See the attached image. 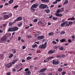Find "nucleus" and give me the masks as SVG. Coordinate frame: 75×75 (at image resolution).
I'll use <instances>...</instances> for the list:
<instances>
[{"label":"nucleus","mask_w":75,"mask_h":75,"mask_svg":"<svg viewBox=\"0 0 75 75\" xmlns=\"http://www.w3.org/2000/svg\"><path fill=\"white\" fill-rule=\"evenodd\" d=\"M12 16V13H10L8 15L4 16L3 18L4 20H7Z\"/></svg>","instance_id":"1"},{"label":"nucleus","mask_w":75,"mask_h":75,"mask_svg":"<svg viewBox=\"0 0 75 75\" xmlns=\"http://www.w3.org/2000/svg\"><path fill=\"white\" fill-rule=\"evenodd\" d=\"M39 8L42 9H45V8H48L49 7L47 5L45 4H41L39 6Z\"/></svg>","instance_id":"2"},{"label":"nucleus","mask_w":75,"mask_h":75,"mask_svg":"<svg viewBox=\"0 0 75 75\" xmlns=\"http://www.w3.org/2000/svg\"><path fill=\"white\" fill-rule=\"evenodd\" d=\"M6 40H7V38L5 36L3 37L1 39L0 42L1 43H3V42H4Z\"/></svg>","instance_id":"3"},{"label":"nucleus","mask_w":75,"mask_h":75,"mask_svg":"<svg viewBox=\"0 0 75 75\" xmlns=\"http://www.w3.org/2000/svg\"><path fill=\"white\" fill-rule=\"evenodd\" d=\"M47 42H45L44 45H40L39 46V48H42V49H43L44 48H46V47H47Z\"/></svg>","instance_id":"4"},{"label":"nucleus","mask_w":75,"mask_h":75,"mask_svg":"<svg viewBox=\"0 0 75 75\" xmlns=\"http://www.w3.org/2000/svg\"><path fill=\"white\" fill-rule=\"evenodd\" d=\"M45 23V22L44 21H40L38 22V25H41V26H42V27L44 26V25H45L44 24Z\"/></svg>","instance_id":"5"},{"label":"nucleus","mask_w":75,"mask_h":75,"mask_svg":"<svg viewBox=\"0 0 75 75\" xmlns=\"http://www.w3.org/2000/svg\"><path fill=\"white\" fill-rule=\"evenodd\" d=\"M54 58L53 57H49L44 60V62L45 63V62H49V60L50 59H51V58Z\"/></svg>","instance_id":"6"},{"label":"nucleus","mask_w":75,"mask_h":75,"mask_svg":"<svg viewBox=\"0 0 75 75\" xmlns=\"http://www.w3.org/2000/svg\"><path fill=\"white\" fill-rule=\"evenodd\" d=\"M22 19L23 18L22 17H19L16 19L14 20V23H16V21H21V20H22Z\"/></svg>","instance_id":"7"},{"label":"nucleus","mask_w":75,"mask_h":75,"mask_svg":"<svg viewBox=\"0 0 75 75\" xmlns=\"http://www.w3.org/2000/svg\"><path fill=\"white\" fill-rule=\"evenodd\" d=\"M67 23H68L67 21L64 22L61 24L60 26L62 27H65V25H66Z\"/></svg>","instance_id":"8"},{"label":"nucleus","mask_w":75,"mask_h":75,"mask_svg":"<svg viewBox=\"0 0 75 75\" xmlns=\"http://www.w3.org/2000/svg\"><path fill=\"white\" fill-rule=\"evenodd\" d=\"M53 64L54 65H58L59 64V62L56 60H54L53 61Z\"/></svg>","instance_id":"9"},{"label":"nucleus","mask_w":75,"mask_h":75,"mask_svg":"<svg viewBox=\"0 0 75 75\" xmlns=\"http://www.w3.org/2000/svg\"><path fill=\"white\" fill-rule=\"evenodd\" d=\"M38 6V4H34L32 6V7L33 8H37Z\"/></svg>","instance_id":"10"},{"label":"nucleus","mask_w":75,"mask_h":75,"mask_svg":"<svg viewBox=\"0 0 75 75\" xmlns=\"http://www.w3.org/2000/svg\"><path fill=\"white\" fill-rule=\"evenodd\" d=\"M22 65H23V64L20 63L16 66V68H20V67H21Z\"/></svg>","instance_id":"11"},{"label":"nucleus","mask_w":75,"mask_h":75,"mask_svg":"<svg viewBox=\"0 0 75 75\" xmlns=\"http://www.w3.org/2000/svg\"><path fill=\"white\" fill-rule=\"evenodd\" d=\"M55 15L57 17H62L63 16L62 14L58 13H55Z\"/></svg>","instance_id":"12"},{"label":"nucleus","mask_w":75,"mask_h":75,"mask_svg":"<svg viewBox=\"0 0 75 75\" xmlns=\"http://www.w3.org/2000/svg\"><path fill=\"white\" fill-rule=\"evenodd\" d=\"M13 31H17L18 30V28L17 27V26H15L13 28Z\"/></svg>","instance_id":"13"},{"label":"nucleus","mask_w":75,"mask_h":75,"mask_svg":"<svg viewBox=\"0 0 75 75\" xmlns=\"http://www.w3.org/2000/svg\"><path fill=\"white\" fill-rule=\"evenodd\" d=\"M25 74H26V75H30L31 71H30L28 70L25 73Z\"/></svg>","instance_id":"14"},{"label":"nucleus","mask_w":75,"mask_h":75,"mask_svg":"<svg viewBox=\"0 0 75 75\" xmlns=\"http://www.w3.org/2000/svg\"><path fill=\"white\" fill-rule=\"evenodd\" d=\"M65 57V55L62 54L61 55L57 56L56 57L57 58H61L62 57Z\"/></svg>","instance_id":"15"},{"label":"nucleus","mask_w":75,"mask_h":75,"mask_svg":"<svg viewBox=\"0 0 75 75\" xmlns=\"http://www.w3.org/2000/svg\"><path fill=\"white\" fill-rule=\"evenodd\" d=\"M54 53V51L53 50H50L48 52V54H53Z\"/></svg>","instance_id":"16"},{"label":"nucleus","mask_w":75,"mask_h":75,"mask_svg":"<svg viewBox=\"0 0 75 75\" xmlns=\"http://www.w3.org/2000/svg\"><path fill=\"white\" fill-rule=\"evenodd\" d=\"M44 38V36H41L37 37V38H38V40H42V39H43Z\"/></svg>","instance_id":"17"},{"label":"nucleus","mask_w":75,"mask_h":75,"mask_svg":"<svg viewBox=\"0 0 75 75\" xmlns=\"http://www.w3.org/2000/svg\"><path fill=\"white\" fill-rule=\"evenodd\" d=\"M12 66V64L11 63H9L6 65V67L7 68H9L10 67Z\"/></svg>","instance_id":"18"},{"label":"nucleus","mask_w":75,"mask_h":75,"mask_svg":"<svg viewBox=\"0 0 75 75\" xmlns=\"http://www.w3.org/2000/svg\"><path fill=\"white\" fill-rule=\"evenodd\" d=\"M68 0H65L64 2V3L63 4V5L64 6V5H65V4H67L68 3Z\"/></svg>","instance_id":"19"},{"label":"nucleus","mask_w":75,"mask_h":75,"mask_svg":"<svg viewBox=\"0 0 75 75\" xmlns=\"http://www.w3.org/2000/svg\"><path fill=\"white\" fill-rule=\"evenodd\" d=\"M30 10H31V11L32 12H34V11H35V9H34V8L32 7V6L30 7Z\"/></svg>","instance_id":"20"},{"label":"nucleus","mask_w":75,"mask_h":75,"mask_svg":"<svg viewBox=\"0 0 75 75\" xmlns=\"http://www.w3.org/2000/svg\"><path fill=\"white\" fill-rule=\"evenodd\" d=\"M8 31H14V30L13 29V28H10L8 29Z\"/></svg>","instance_id":"21"},{"label":"nucleus","mask_w":75,"mask_h":75,"mask_svg":"<svg viewBox=\"0 0 75 75\" xmlns=\"http://www.w3.org/2000/svg\"><path fill=\"white\" fill-rule=\"evenodd\" d=\"M75 20V18H74V16H73L71 18H69L68 20Z\"/></svg>","instance_id":"22"},{"label":"nucleus","mask_w":75,"mask_h":75,"mask_svg":"<svg viewBox=\"0 0 75 75\" xmlns=\"http://www.w3.org/2000/svg\"><path fill=\"white\" fill-rule=\"evenodd\" d=\"M47 70V69L45 68H44L43 69H41L40 70V72H44L45 71H46Z\"/></svg>","instance_id":"23"},{"label":"nucleus","mask_w":75,"mask_h":75,"mask_svg":"<svg viewBox=\"0 0 75 75\" xmlns=\"http://www.w3.org/2000/svg\"><path fill=\"white\" fill-rule=\"evenodd\" d=\"M23 25V23H22V22H19V24L18 25V27H21V25Z\"/></svg>","instance_id":"24"},{"label":"nucleus","mask_w":75,"mask_h":75,"mask_svg":"<svg viewBox=\"0 0 75 75\" xmlns=\"http://www.w3.org/2000/svg\"><path fill=\"white\" fill-rule=\"evenodd\" d=\"M38 45H37V44H34L33 46H32V47L33 48H35L36 47H37Z\"/></svg>","instance_id":"25"},{"label":"nucleus","mask_w":75,"mask_h":75,"mask_svg":"<svg viewBox=\"0 0 75 75\" xmlns=\"http://www.w3.org/2000/svg\"><path fill=\"white\" fill-rule=\"evenodd\" d=\"M61 1V0H56V1L53 2V4H57V2Z\"/></svg>","instance_id":"26"},{"label":"nucleus","mask_w":75,"mask_h":75,"mask_svg":"<svg viewBox=\"0 0 75 75\" xmlns=\"http://www.w3.org/2000/svg\"><path fill=\"white\" fill-rule=\"evenodd\" d=\"M45 11L47 13H48L50 12V10L49 9H47L45 10Z\"/></svg>","instance_id":"27"},{"label":"nucleus","mask_w":75,"mask_h":75,"mask_svg":"<svg viewBox=\"0 0 75 75\" xmlns=\"http://www.w3.org/2000/svg\"><path fill=\"white\" fill-rule=\"evenodd\" d=\"M60 41L61 42H65V39H63L61 40H60Z\"/></svg>","instance_id":"28"},{"label":"nucleus","mask_w":75,"mask_h":75,"mask_svg":"<svg viewBox=\"0 0 75 75\" xmlns=\"http://www.w3.org/2000/svg\"><path fill=\"white\" fill-rule=\"evenodd\" d=\"M33 21L34 23H37L38 21V19H35L33 20Z\"/></svg>","instance_id":"29"},{"label":"nucleus","mask_w":75,"mask_h":75,"mask_svg":"<svg viewBox=\"0 0 75 75\" xmlns=\"http://www.w3.org/2000/svg\"><path fill=\"white\" fill-rule=\"evenodd\" d=\"M32 58V57H27L26 59L27 60H30V59H31Z\"/></svg>","instance_id":"30"},{"label":"nucleus","mask_w":75,"mask_h":75,"mask_svg":"<svg viewBox=\"0 0 75 75\" xmlns=\"http://www.w3.org/2000/svg\"><path fill=\"white\" fill-rule=\"evenodd\" d=\"M13 56V54H10V55L9 56V58H11Z\"/></svg>","instance_id":"31"},{"label":"nucleus","mask_w":75,"mask_h":75,"mask_svg":"<svg viewBox=\"0 0 75 75\" xmlns=\"http://www.w3.org/2000/svg\"><path fill=\"white\" fill-rule=\"evenodd\" d=\"M53 35H54V33H53L52 32L49 33L48 34V35L49 36Z\"/></svg>","instance_id":"32"},{"label":"nucleus","mask_w":75,"mask_h":75,"mask_svg":"<svg viewBox=\"0 0 75 75\" xmlns=\"http://www.w3.org/2000/svg\"><path fill=\"white\" fill-rule=\"evenodd\" d=\"M62 11L61 9H59L57 11V13H59L60 12H61Z\"/></svg>","instance_id":"33"},{"label":"nucleus","mask_w":75,"mask_h":75,"mask_svg":"<svg viewBox=\"0 0 75 75\" xmlns=\"http://www.w3.org/2000/svg\"><path fill=\"white\" fill-rule=\"evenodd\" d=\"M65 34V32L64 31H62L60 33V34H62V35H63V34Z\"/></svg>","instance_id":"34"},{"label":"nucleus","mask_w":75,"mask_h":75,"mask_svg":"<svg viewBox=\"0 0 75 75\" xmlns=\"http://www.w3.org/2000/svg\"><path fill=\"white\" fill-rule=\"evenodd\" d=\"M9 4H12L13 3V0H10L9 2Z\"/></svg>","instance_id":"35"},{"label":"nucleus","mask_w":75,"mask_h":75,"mask_svg":"<svg viewBox=\"0 0 75 75\" xmlns=\"http://www.w3.org/2000/svg\"><path fill=\"white\" fill-rule=\"evenodd\" d=\"M62 71V69L61 68H59L58 69V71H59V72H61Z\"/></svg>","instance_id":"36"},{"label":"nucleus","mask_w":75,"mask_h":75,"mask_svg":"<svg viewBox=\"0 0 75 75\" xmlns=\"http://www.w3.org/2000/svg\"><path fill=\"white\" fill-rule=\"evenodd\" d=\"M52 19H53V20H57L58 19V17H56V18H55L54 17H53Z\"/></svg>","instance_id":"37"},{"label":"nucleus","mask_w":75,"mask_h":75,"mask_svg":"<svg viewBox=\"0 0 75 75\" xmlns=\"http://www.w3.org/2000/svg\"><path fill=\"white\" fill-rule=\"evenodd\" d=\"M59 50H61L62 51L63 50H64V47H59Z\"/></svg>","instance_id":"38"},{"label":"nucleus","mask_w":75,"mask_h":75,"mask_svg":"<svg viewBox=\"0 0 75 75\" xmlns=\"http://www.w3.org/2000/svg\"><path fill=\"white\" fill-rule=\"evenodd\" d=\"M29 70V69L28 68H26L25 70H24V71L25 72H27V71H28Z\"/></svg>","instance_id":"39"},{"label":"nucleus","mask_w":75,"mask_h":75,"mask_svg":"<svg viewBox=\"0 0 75 75\" xmlns=\"http://www.w3.org/2000/svg\"><path fill=\"white\" fill-rule=\"evenodd\" d=\"M18 5H17L13 7V8H15V9H16V8H18Z\"/></svg>","instance_id":"40"},{"label":"nucleus","mask_w":75,"mask_h":75,"mask_svg":"<svg viewBox=\"0 0 75 75\" xmlns=\"http://www.w3.org/2000/svg\"><path fill=\"white\" fill-rule=\"evenodd\" d=\"M52 43H53V44H54V45H56V44H57V42L55 41H52Z\"/></svg>","instance_id":"41"},{"label":"nucleus","mask_w":75,"mask_h":75,"mask_svg":"<svg viewBox=\"0 0 75 75\" xmlns=\"http://www.w3.org/2000/svg\"><path fill=\"white\" fill-rule=\"evenodd\" d=\"M72 23H73L72 21H70L69 22V24L70 25H71V24H72Z\"/></svg>","instance_id":"42"},{"label":"nucleus","mask_w":75,"mask_h":75,"mask_svg":"<svg viewBox=\"0 0 75 75\" xmlns=\"http://www.w3.org/2000/svg\"><path fill=\"white\" fill-rule=\"evenodd\" d=\"M71 38H72V40H74V39H75V36L74 35L72 36Z\"/></svg>","instance_id":"43"},{"label":"nucleus","mask_w":75,"mask_h":75,"mask_svg":"<svg viewBox=\"0 0 75 75\" xmlns=\"http://www.w3.org/2000/svg\"><path fill=\"white\" fill-rule=\"evenodd\" d=\"M58 47V46H55L54 47V49H57Z\"/></svg>","instance_id":"44"},{"label":"nucleus","mask_w":75,"mask_h":75,"mask_svg":"<svg viewBox=\"0 0 75 75\" xmlns=\"http://www.w3.org/2000/svg\"><path fill=\"white\" fill-rule=\"evenodd\" d=\"M27 37H28V38H32V36L31 35H27Z\"/></svg>","instance_id":"45"},{"label":"nucleus","mask_w":75,"mask_h":75,"mask_svg":"<svg viewBox=\"0 0 75 75\" xmlns=\"http://www.w3.org/2000/svg\"><path fill=\"white\" fill-rule=\"evenodd\" d=\"M66 74V72L65 71L62 72V75H64Z\"/></svg>","instance_id":"46"},{"label":"nucleus","mask_w":75,"mask_h":75,"mask_svg":"<svg viewBox=\"0 0 75 75\" xmlns=\"http://www.w3.org/2000/svg\"><path fill=\"white\" fill-rule=\"evenodd\" d=\"M65 26L66 27H69V24H68V23H67V24H66Z\"/></svg>","instance_id":"47"},{"label":"nucleus","mask_w":75,"mask_h":75,"mask_svg":"<svg viewBox=\"0 0 75 75\" xmlns=\"http://www.w3.org/2000/svg\"><path fill=\"white\" fill-rule=\"evenodd\" d=\"M22 48L23 50H24L25 48V46L23 45L22 46Z\"/></svg>","instance_id":"48"},{"label":"nucleus","mask_w":75,"mask_h":75,"mask_svg":"<svg viewBox=\"0 0 75 75\" xmlns=\"http://www.w3.org/2000/svg\"><path fill=\"white\" fill-rule=\"evenodd\" d=\"M68 42H70V43H71V42H72V41L71 40V39L68 40Z\"/></svg>","instance_id":"49"},{"label":"nucleus","mask_w":75,"mask_h":75,"mask_svg":"<svg viewBox=\"0 0 75 75\" xmlns=\"http://www.w3.org/2000/svg\"><path fill=\"white\" fill-rule=\"evenodd\" d=\"M16 63V61H13L12 62V64H13L14 65V64Z\"/></svg>","instance_id":"50"},{"label":"nucleus","mask_w":75,"mask_h":75,"mask_svg":"<svg viewBox=\"0 0 75 75\" xmlns=\"http://www.w3.org/2000/svg\"><path fill=\"white\" fill-rule=\"evenodd\" d=\"M40 75H46V74L44 73H42L40 74Z\"/></svg>","instance_id":"51"},{"label":"nucleus","mask_w":75,"mask_h":75,"mask_svg":"<svg viewBox=\"0 0 75 75\" xmlns=\"http://www.w3.org/2000/svg\"><path fill=\"white\" fill-rule=\"evenodd\" d=\"M30 28V26H28L27 27H25V29H28Z\"/></svg>","instance_id":"52"},{"label":"nucleus","mask_w":75,"mask_h":75,"mask_svg":"<svg viewBox=\"0 0 75 75\" xmlns=\"http://www.w3.org/2000/svg\"><path fill=\"white\" fill-rule=\"evenodd\" d=\"M9 25H13V23L10 22L9 23Z\"/></svg>","instance_id":"53"},{"label":"nucleus","mask_w":75,"mask_h":75,"mask_svg":"<svg viewBox=\"0 0 75 75\" xmlns=\"http://www.w3.org/2000/svg\"><path fill=\"white\" fill-rule=\"evenodd\" d=\"M21 37H18V40L19 41H20V40H21Z\"/></svg>","instance_id":"54"},{"label":"nucleus","mask_w":75,"mask_h":75,"mask_svg":"<svg viewBox=\"0 0 75 75\" xmlns=\"http://www.w3.org/2000/svg\"><path fill=\"white\" fill-rule=\"evenodd\" d=\"M40 43V42H35V44H39Z\"/></svg>","instance_id":"55"},{"label":"nucleus","mask_w":75,"mask_h":75,"mask_svg":"<svg viewBox=\"0 0 75 75\" xmlns=\"http://www.w3.org/2000/svg\"><path fill=\"white\" fill-rule=\"evenodd\" d=\"M22 69H23V68H21L20 69L18 70L17 71V72H18V71H21V70H22Z\"/></svg>","instance_id":"56"},{"label":"nucleus","mask_w":75,"mask_h":75,"mask_svg":"<svg viewBox=\"0 0 75 75\" xmlns=\"http://www.w3.org/2000/svg\"><path fill=\"white\" fill-rule=\"evenodd\" d=\"M21 61L22 62H25V60L24 59H22V60Z\"/></svg>","instance_id":"57"},{"label":"nucleus","mask_w":75,"mask_h":75,"mask_svg":"<svg viewBox=\"0 0 75 75\" xmlns=\"http://www.w3.org/2000/svg\"><path fill=\"white\" fill-rule=\"evenodd\" d=\"M35 35H39V33H35Z\"/></svg>","instance_id":"58"},{"label":"nucleus","mask_w":75,"mask_h":75,"mask_svg":"<svg viewBox=\"0 0 75 75\" xmlns=\"http://www.w3.org/2000/svg\"><path fill=\"white\" fill-rule=\"evenodd\" d=\"M37 59H38V57H35L34 59V60H36Z\"/></svg>","instance_id":"59"},{"label":"nucleus","mask_w":75,"mask_h":75,"mask_svg":"<svg viewBox=\"0 0 75 75\" xmlns=\"http://www.w3.org/2000/svg\"><path fill=\"white\" fill-rule=\"evenodd\" d=\"M48 2H49V1H48V0H45V3H48Z\"/></svg>","instance_id":"60"},{"label":"nucleus","mask_w":75,"mask_h":75,"mask_svg":"<svg viewBox=\"0 0 75 75\" xmlns=\"http://www.w3.org/2000/svg\"><path fill=\"white\" fill-rule=\"evenodd\" d=\"M12 71L14 72H16V70L15 69H12Z\"/></svg>","instance_id":"61"},{"label":"nucleus","mask_w":75,"mask_h":75,"mask_svg":"<svg viewBox=\"0 0 75 75\" xmlns=\"http://www.w3.org/2000/svg\"><path fill=\"white\" fill-rule=\"evenodd\" d=\"M3 32V31L1 30H0V33H2Z\"/></svg>","instance_id":"62"},{"label":"nucleus","mask_w":75,"mask_h":75,"mask_svg":"<svg viewBox=\"0 0 75 75\" xmlns=\"http://www.w3.org/2000/svg\"><path fill=\"white\" fill-rule=\"evenodd\" d=\"M7 14V12H4L3 13V14Z\"/></svg>","instance_id":"63"},{"label":"nucleus","mask_w":75,"mask_h":75,"mask_svg":"<svg viewBox=\"0 0 75 75\" xmlns=\"http://www.w3.org/2000/svg\"><path fill=\"white\" fill-rule=\"evenodd\" d=\"M67 65H68V64L67 63V64H64V66H67Z\"/></svg>","instance_id":"64"}]
</instances>
